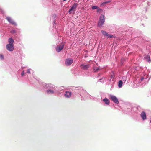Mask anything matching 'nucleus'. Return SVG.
Masks as SVG:
<instances>
[{"label":"nucleus","mask_w":151,"mask_h":151,"mask_svg":"<svg viewBox=\"0 0 151 151\" xmlns=\"http://www.w3.org/2000/svg\"><path fill=\"white\" fill-rule=\"evenodd\" d=\"M64 43L63 42L61 43L58 45L56 47V51L58 52H60L63 48Z\"/></svg>","instance_id":"1"},{"label":"nucleus","mask_w":151,"mask_h":151,"mask_svg":"<svg viewBox=\"0 0 151 151\" xmlns=\"http://www.w3.org/2000/svg\"><path fill=\"white\" fill-rule=\"evenodd\" d=\"M104 23V15H101L100 18V19L98 23L99 26L101 27L102 26Z\"/></svg>","instance_id":"2"},{"label":"nucleus","mask_w":151,"mask_h":151,"mask_svg":"<svg viewBox=\"0 0 151 151\" xmlns=\"http://www.w3.org/2000/svg\"><path fill=\"white\" fill-rule=\"evenodd\" d=\"M78 5L77 3H75L71 7V8L69 10L68 12L70 14H71L72 13V11H73L75 12L76 11Z\"/></svg>","instance_id":"3"},{"label":"nucleus","mask_w":151,"mask_h":151,"mask_svg":"<svg viewBox=\"0 0 151 151\" xmlns=\"http://www.w3.org/2000/svg\"><path fill=\"white\" fill-rule=\"evenodd\" d=\"M6 48L8 50L12 51L14 50V46L12 45L8 44L6 45Z\"/></svg>","instance_id":"4"},{"label":"nucleus","mask_w":151,"mask_h":151,"mask_svg":"<svg viewBox=\"0 0 151 151\" xmlns=\"http://www.w3.org/2000/svg\"><path fill=\"white\" fill-rule=\"evenodd\" d=\"M73 60L71 58L67 59L66 60L65 64L67 65H70L73 63Z\"/></svg>","instance_id":"5"},{"label":"nucleus","mask_w":151,"mask_h":151,"mask_svg":"<svg viewBox=\"0 0 151 151\" xmlns=\"http://www.w3.org/2000/svg\"><path fill=\"white\" fill-rule=\"evenodd\" d=\"M111 98L112 100L114 103L116 104H118L119 103V101L118 99L115 96H111Z\"/></svg>","instance_id":"6"},{"label":"nucleus","mask_w":151,"mask_h":151,"mask_svg":"<svg viewBox=\"0 0 151 151\" xmlns=\"http://www.w3.org/2000/svg\"><path fill=\"white\" fill-rule=\"evenodd\" d=\"M6 19L10 23L14 25H16V23L10 17H7L6 18Z\"/></svg>","instance_id":"7"},{"label":"nucleus","mask_w":151,"mask_h":151,"mask_svg":"<svg viewBox=\"0 0 151 151\" xmlns=\"http://www.w3.org/2000/svg\"><path fill=\"white\" fill-rule=\"evenodd\" d=\"M81 68L85 70H86L89 68V65H84V64H82L81 65Z\"/></svg>","instance_id":"8"},{"label":"nucleus","mask_w":151,"mask_h":151,"mask_svg":"<svg viewBox=\"0 0 151 151\" xmlns=\"http://www.w3.org/2000/svg\"><path fill=\"white\" fill-rule=\"evenodd\" d=\"M71 96V92L69 91H66L65 95V96L67 98H69Z\"/></svg>","instance_id":"9"},{"label":"nucleus","mask_w":151,"mask_h":151,"mask_svg":"<svg viewBox=\"0 0 151 151\" xmlns=\"http://www.w3.org/2000/svg\"><path fill=\"white\" fill-rule=\"evenodd\" d=\"M141 116L143 120H144L146 119V114L144 112H142L141 114Z\"/></svg>","instance_id":"10"},{"label":"nucleus","mask_w":151,"mask_h":151,"mask_svg":"<svg viewBox=\"0 0 151 151\" xmlns=\"http://www.w3.org/2000/svg\"><path fill=\"white\" fill-rule=\"evenodd\" d=\"M8 42L9 43V44L13 45L14 42V40L12 38H10L8 39Z\"/></svg>","instance_id":"11"},{"label":"nucleus","mask_w":151,"mask_h":151,"mask_svg":"<svg viewBox=\"0 0 151 151\" xmlns=\"http://www.w3.org/2000/svg\"><path fill=\"white\" fill-rule=\"evenodd\" d=\"M107 36V37L108 38H112L113 37V35H111L109 34H108L107 33L104 32V36Z\"/></svg>","instance_id":"12"},{"label":"nucleus","mask_w":151,"mask_h":151,"mask_svg":"<svg viewBox=\"0 0 151 151\" xmlns=\"http://www.w3.org/2000/svg\"><path fill=\"white\" fill-rule=\"evenodd\" d=\"M145 59L149 62H150V57L148 55H146L145 57Z\"/></svg>","instance_id":"13"},{"label":"nucleus","mask_w":151,"mask_h":151,"mask_svg":"<svg viewBox=\"0 0 151 151\" xmlns=\"http://www.w3.org/2000/svg\"><path fill=\"white\" fill-rule=\"evenodd\" d=\"M104 103L105 104L108 105L110 103L109 100L107 98H104Z\"/></svg>","instance_id":"14"},{"label":"nucleus","mask_w":151,"mask_h":151,"mask_svg":"<svg viewBox=\"0 0 151 151\" xmlns=\"http://www.w3.org/2000/svg\"><path fill=\"white\" fill-rule=\"evenodd\" d=\"M47 92L48 94H52L54 93V91L51 90H47Z\"/></svg>","instance_id":"15"},{"label":"nucleus","mask_w":151,"mask_h":151,"mask_svg":"<svg viewBox=\"0 0 151 151\" xmlns=\"http://www.w3.org/2000/svg\"><path fill=\"white\" fill-rule=\"evenodd\" d=\"M122 80H119L118 82V86L119 88H121L122 86Z\"/></svg>","instance_id":"16"},{"label":"nucleus","mask_w":151,"mask_h":151,"mask_svg":"<svg viewBox=\"0 0 151 151\" xmlns=\"http://www.w3.org/2000/svg\"><path fill=\"white\" fill-rule=\"evenodd\" d=\"M99 69V67H95L94 68L93 70L95 72L98 71Z\"/></svg>","instance_id":"17"},{"label":"nucleus","mask_w":151,"mask_h":151,"mask_svg":"<svg viewBox=\"0 0 151 151\" xmlns=\"http://www.w3.org/2000/svg\"><path fill=\"white\" fill-rule=\"evenodd\" d=\"M98 8V6H93L92 7V9L94 10V9H97Z\"/></svg>","instance_id":"18"},{"label":"nucleus","mask_w":151,"mask_h":151,"mask_svg":"<svg viewBox=\"0 0 151 151\" xmlns=\"http://www.w3.org/2000/svg\"><path fill=\"white\" fill-rule=\"evenodd\" d=\"M0 58L1 59H4V57L3 54H0Z\"/></svg>","instance_id":"19"},{"label":"nucleus","mask_w":151,"mask_h":151,"mask_svg":"<svg viewBox=\"0 0 151 151\" xmlns=\"http://www.w3.org/2000/svg\"><path fill=\"white\" fill-rule=\"evenodd\" d=\"M97 12H99V13H100V12L101 11V9L99 8V9H97Z\"/></svg>","instance_id":"20"},{"label":"nucleus","mask_w":151,"mask_h":151,"mask_svg":"<svg viewBox=\"0 0 151 151\" xmlns=\"http://www.w3.org/2000/svg\"><path fill=\"white\" fill-rule=\"evenodd\" d=\"M110 1H104V4H105L106 3H109L110 2Z\"/></svg>","instance_id":"21"},{"label":"nucleus","mask_w":151,"mask_h":151,"mask_svg":"<svg viewBox=\"0 0 151 151\" xmlns=\"http://www.w3.org/2000/svg\"><path fill=\"white\" fill-rule=\"evenodd\" d=\"M27 73H30V70L29 69H28L27 70Z\"/></svg>","instance_id":"22"},{"label":"nucleus","mask_w":151,"mask_h":151,"mask_svg":"<svg viewBox=\"0 0 151 151\" xmlns=\"http://www.w3.org/2000/svg\"><path fill=\"white\" fill-rule=\"evenodd\" d=\"M15 31L14 30H12L11 31V33H15Z\"/></svg>","instance_id":"23"},{"label":"nucleus","mask_w":151,"mask_h":151,"mask_svg":"<svg viewBox=\"0 0 151 151\" xmlns=\"http://www.w3.org/2000/svg\"><path fill=\"white\" fill-rule=\"evenodd\" d=\"M24 74V72L23 71L22 73H21V75L22 76H23Z\"/></svg>","instance_id":"24"},{"label":"nucleus","mask_w":151,"mask_h":151,"mask_svg":"<svg viewBox=\"0 0 151 151\" xmlns=\"http://www.w3.org/2000/svg\"><path fill=\"white\" fill-rule=\"evenodd\" d=\"M104 5V3H102L101 5H100V6H103Z\"/></svg>","instance_id":"25"},{"label":"nucleus","mask_w":151,"mask_h":151,"mask_svg":"<svg viewBox=\"0 0 151 151\" xmlns=\"http://www.w3.org/2000/svg\"><path fill=\"white\" fill-rule=\"evenodd\" d=\"M102 79H100L99 80V82H102L101 81V80Z\"/></svg>","instance_id":"26"},{"label":"nucleus","mask_w":151,"mask_h":151,"mask_svg":"<svg viewBox=\"0 0 151 151\" xmlns=\"http://www.w3.org/2000/svg\"><path fill=\"white\" fill-rule=\"evenodd\" d=\"M101 32H102V33L103 34V31L102 30V31H101Z\"/></svg>","instance_id":"27"},{"label":"nucleus","mask_w":151,"mask_h":151,"mask_svg":"<svg viewBox=\"0 0 151 151\" xmlns=\"http://www.w3.org/2000/svg\"><path fill=\"white\" fill-rule=\"evenodd\" d=\"M150 123H151V119H150Z\"/></svg>","instance_id":"28"},{"label":"nucleus","mask_w":151,"mask_h":151,"mask_svg":"<svg viewBox=\"0 0 151 151\" xmlns=\"http://www.w3.org/2000/svg\"><path fill=\"white\" fill-rule=\"evenodd\" d=\"M102 101H104V99H103V100H102Z\"/></svg>","instance_id":"29"}]
</instances>
